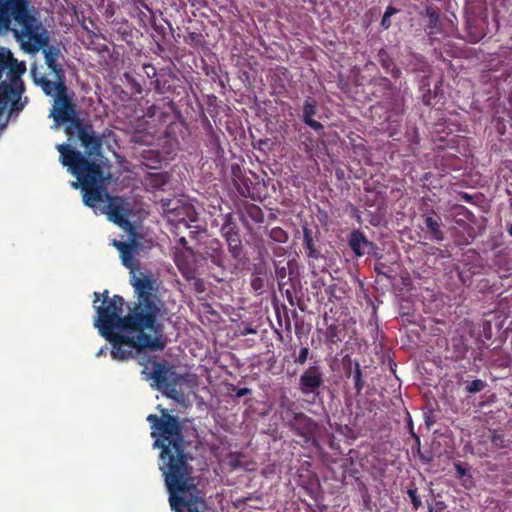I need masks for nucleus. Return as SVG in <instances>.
<instances>
[{"label": "nucleus", "mask_w": 512, "mask_h": 512, "mask_svg": "<svg viewBox=\"0 0 512 512\" xmlns=\"http://www.w3.org/2000/svg\"><path fill=\"white\" fill-rule=\"evenodd\" d=\"M78 139L86 156L77 151L73 143L56 145L60 162L77 178V181L71 182V186L81 188L84 204L94 209L95 213L106 214L110 221L126 231L130 230L129 203L121 197L109 196L105 189L111 174L108 161L101 152L104 135L96 133L92 126H79Z\"/></svg>", "instance_id": "1"}, {"label": "nucleus", "mask_w": 512, "mask_h": 512, "mask_svg": "<svg viewBox=\"0 0 512 512\" xmlns=\"http://www.w3.org/2000/svg\"><path fill=\"white\" fill-rule=\"evenodd\" d=\"M130 281L138 302L125 317H121L124 304L122 297L115 295L109 299L108 291H104V299L101 305H97L100 297L99 293H94L96 299L93 307L97 313L94 326L107 340L124 336L140 346L160 347L159 338L151 332L166 314V309L165 304L153 294L156 290L155 281L151 275H134Z\"/></svg>", "instance_id": "2"}, {"label": "nucleus", "mask_w": 512, "mask_h": 512, "mask_svg": "<svg viewBox=\"0 0 512 512\" xmlns=\"http://www.w3.org/2000/svg\"><path fill=\"white\" fill-rule=\"evenodd\" d=\"M161 417L150 414L154 447L160 448V463L165 484L169 492L170 506L176 512H201L203 501L188 464L189 455L184 451V438L177 417L161 409Z\"/></svg>", "instance_id": "3"}, {"label": "nucleus", "mask_w": 512, "mask_h": 512, "mask_svg": "<svg viewBox=\"0 0 512 512\" xmlns=\"http://www.w3.org/2000/svg\"><path fill=\"white\" fill-rule=\"evenodd\" d=\"M13 18V32L21 47L29 53L39 51L48 37L42 24L26 9V0H0V25L8 27Z\"/></svg>", "instance_id": "4"}, {"label": "nucleus", "mask_w": 512, "mask_h": 512, "mask_svg": "<svg viewBox=\"0 0 512 512\" xmlns=\"http://www.w3.org/2000/svg\"><path fill=\"white\" fill-rule=\"evenodd\" d=\"M26 64L13 58L10 50L0 48V115L6 110L21 111L27 100L22 101L24 85L21 79Z\"/></svg>", "instance_id": "5"}, {"label": "nucleus", "mask_w": 512, "mask_h": 512, "mask_svg": "<svg viewBox=\"0 0 512 512\" xmlns=\"http://www.w3.org/2000/svg\"><path fill=\"white\" fill-rule=\"evenodd\" d=\"M140 364L144 365L142 375L146 380L153 381L152 386L178 402L183 400V394L177 390L174 383L175 375L170 369L157 362H152L151 365H148L140 361Z\"/></svg>", "instance_id": "6"}, {"label": "nucleus", "mask_w": 512, "mask_h": 512, "mask_svg": "<svg viewBox=\"0 0 512 512\" xmlns=\"http://www.w3.org/2000/svg\"><path fill=\"white\" fill-rule=\"evenodd\" d=\"M49 117L53 118L54 125L52 128L57 129L65 123H70L66 128V134L69 136L67 143H72L71 136L76 132L78 135V127L85 126L76 121V106L72 102L68 92L56 97L53 101V107L50 111Z\"/></svg>", "instance_id": "7"}, {"label": "nucleus", "mask_w": 512, "mask_h": 512, "mask_svg": "<svg viewBox=\"0 0 512 512\" xmlns=\"http://www.w3.org/2000/svg\"><path fill=\"white\" fill-rule=\"evenodd\" d=\"M153 330L154 331H152L151 334L153 333L155 336H157L159 338V342H160L159 344L161 345L160 347L140 346L124 336L123 337L119 336V337H115L114 340H108L113 345V348L111 351L112 358L117 361L127 360V359L133 357V348H137L138 350L148 349V350H152V351L162 350L165 347V341L163 338L161 324L156 323V327H154Z\"/></svg>", "instance_id": "8"}, {"label": "nucleus", "mask_w": 512, "mask_h": 512, "mask_svg": "<svg viewBox=\"0 0 512 512\" xmlns=\"http://www.w3.org/2000/svg\"><path fill=\"white\" fill-rule=\"evenodd\" d=\"M324 382L323 373L319 366L307 368L299 379V388L304 395L318 394V389Z\"/></svg>", "instance_id": "9"}, {"label": "nucleus", "mask_w": 512, "mask_h": 512, "mask_svg": "<svg viewBox=\"0 0 512 512\" xmlns=\"http://www.w3.org/2000/svg\"><path fill=\"white\" fill-rule=\"evenodd\" d=\"M55 76V81L48 80L45 76L38 77L36 73H33L34 81L40 85L44 93L48 96L56 97L62 96L68 92V89L64 83L63 74H59V77Z\"/></svg>", "instance_id": "10"}, {"label": "nucleus", "mask_w": 512, "mask_h": 512, "mask_svg": "<svg viewBox=\"0 0 512 512\" xmlns=\"http://www.w3.org/2000/svg\"><path fill=\"white\" fill-rule=\"evenodd\" d=\"M113 245L118 249L120 253V258L122 261V264L130 269V273L132 274L131 278L135 276H141L144 275L143 273H140L139 275L136 274L135 270L137 268V262L135 260V253L137 250V247L134 243H126L121 242L117 240H113Z\"/></svg>", "instance_id": "11"}, {"label": "nucleus", "mask_w": 512, "mask_h": 512, "mask_svg": "<svg viewBox=\"0 0 512 512\" xmlns=\"http://www.w3.org/2000/svg\"><path fill=\"white\" fill-rule=\"evenodd\" d=\"M289 422L291 427L305 438H309L314 433L315 423L303 413H292Z\"/></svg>", "instance_id": "12"}, {"label": "nucleus", "mask_w": 512, "mask_h": 512, "mask_svg": "<svg viewBox=\"0 0 512 512\" xmlns=\"http://www.w3.org/2000/svg\"><path fill=\"white\" fill-rule=\"evenodd\" d=\"M349 246L357 256L368 254L373 248V244L358 230L350 234Z\"/></svg>", "instance_id": "13"}, {"label": "nucleus", "mask_w": 512, "mask_h": 512, "mask_svg": "<svg viewBox=\"0 0 512 512\" xmlns=\"http://www.w3.org/2000/svg\"><path fill=\"white\" fill-rule=\"evenodd\" d=\"M45 63L52 70V72L59 77L63 74L62 67L57 63L59 57V50L55 47H48L44 49Z\"/></svg>", "instance_id": "14"}, {"label": "nucleus", "mask_w": 512, "mask_h": 512, "mask_svg": "<svg viewBox=\"0 0 512 512\" xmlns=\"http://www.w3.org/2000/svg\"><path fill=\"white\" fill-rule=\"evenodd\" d=\"M315 112H316L315 102L312 100L311 101L307 100L304 104V109H303L304 122L308 126L313 128L314 130H320V129H322L323 126L321 123H319L318 121H315L313 119Z\"/></svg>", "instance_id": "15"}, {"label": "nucleus", "mask_w": 512, "mask_h": 512, "mask_svg": "<svg viewBox=\"0 0 512 512\" xmlns=\"http://www.w3.org/2000/svg\"><path fill=\"white\" fill-rule=\"evenodd\" d=\"M426 226L432 238L435 240H442V232L440 231V221L434 217H427L425 219Z\"/></svg>", "instance_id": "16"}, {"label": "nucleus", "mask_w": 512, "mask_h": 512, "mask_svg": "<svg viewBox=\"0 0 512 512\" xmlns=\"http://www.w3.org/2000/svg\"><path fill=\"white\" fill-rule=\"evenodd\" d=\"M486 387V383L481 379H475L466 386L468 393H477L482 391Z\"/></svg>", "instance_id": "17"}, {"label": "nucleus", "mask_w": 512, "mask_h": 512, "mask_svg": "<svg viewBox=\"0 0 512 512\" xmlns=\"http://www.w3.org/2000/svg\"><path fill=\"white\" fill-rule=\"evenodd\" d=\"M305 243L306 248L308 250V255L312 258L317 259L319 257V252L314 248L312 239L308 237V235H305Z\"/></svg>", "instance_id": "18"}, {"label": "nucleus", "mask_w": 512, "mask_h": 512, "mask_svg": "<svg viewBox=\"0 0 512 512\" xmlns=\"http://www.w3.org/2000/svg\"><path fill=\"white\" fill-rule=\"evenodd\" d=\"M407 494L409 495L414 508L417 509L421 505V500H420V498L417 495V490L416 489H409L407 491Z\"/></svg>", "instance_id": "19"}, {"label": "nucleus", "mask_w": 512, "mask_h": 512, "mask_svg": "<svg viewBox=\"0 0 512 512\" xmlns=\"http://www.w3.org/2000/svg\"><path fill=\"white\" fill-rule=\"evenodd\" d=\"M309 355V349L307 347L301 348L299 355L295 359L296 363L304 364L308 358Z\"/></svg>", "instance_id": "20"}, {"label": "nucleus", "mask_w": 512, "mask_h": 512, "mask_svg": "<svg viewBox=\"0 0 512 512\" xmlns=\"http://www.w3.org/2000/svg\"><path fill=\"white\" fill-rule=\"evenodd\" d=\"M225 234H226V236H227V240H228V242H229V245H230L232 248H234V249L238 248L239 240H238V238H237L236 233L226 232Z\"/></svg>", "instance_id": "21"}, {"label": "nucleus", "mask_w": 512, "mask_h": 512, "mask_svg": "<svg viewBox=\"0 0 512 512\" xmlns=\"http://www.w3.org/2000/svg\"><path fill=\"white\" fill-rule=\"evenodd\" d=\"M427 15L429 17L431 26L436 25V23L438 22V19H439L438 14L431 9H427Z\"/></svg>", "instance_id": "22"}, {"label": "nucleus", "mask_w": 512, "mask_h": 512, "mask_svg": "<svg viewBox=\"0 0 512 512\" xmlns=\"http://www.w3.org/2000/svg\"><path fill=\"white\" fill-rule=\"evenodd\" d=\"M151 179L155 181L156 186H161L165 183V176L162 174L152 175Z\"/></svg>", "instance_id": "23"}, {"label": "nucleus", "mask_w": 512, "mask_h": 512, "mask_svg": "<svg viewBox=\"0 0 512 512\" xmlns=\"http://www.w3.org/2000/svg\"><path fill=\"white\" fill-rule=\"evenodd\" d=\"M354 377H355V380H356V388H357L358 391H360L362 386H361V383H360L361 372H360L359 369L356 370Z\"/></svg>", "instance_id": "24"}, {"label": "nucleus", "mask_w": 512, "mask_h": 512, "mask_svg": "<svg viewBox=\"0 0 512 512\" xmlns=\"http://www.w3.org/2000/svg\"><path fill=\"white\" fill-rule=\"evenodd\" d=\"M492 442L496 446H502L503 438L500 435H498V434H494L493 437H492Z\"/></svg>", "instance_id": "25"}, {"label": "nucleus", "mask_w": 512, "mask_h": 512, "mask_svg": "<svg viewBox=\"0 0 512 512\" xmlns=\"http://www.w3.org/2000/svg\"><path fill=\"white\" fill-rule=\"evenodd\" d=\"M390 25H391L390 17H387V16L383 15L382 20H381V26L384 29H388L390 27Z\"/></svg>", "instance_id": "26"}, {"label": "nucleus", "mask_w": 512, "mask_h": 512, "mask_svg": "<svg viewBox=\"0 0 512 512\" xmlns=\"http://www.w3.org/2000/svg\"><path fill=\"white\" fill-rule=\"evenodd\" d=\"M396 13H397V10L395 8H393L391 6H388L386 8V11H385L384 15L387 16V17H391V16H393Z\"/></svg>", "instance_id": "27"}, {"label": "nucleus", "mask_w": 512, "mask_h": 512, "mask_svg": "<svg viewBox=\"0 0 512 512\" xmlns=\"http://www.w3.org/2000/svg\"><path fill=\"white\" fill-rule=\"evenodd\" d=\"M272 233H273V237L276 238L279 241L281 240L280 239V235L282 236L284 234L281 229H275V230H273Z\"/></svg>", "instance_id": "28"}, {"label": "nucleus", "mask_w": 512, "mask_h": 512, "mask_svg": "<svg viewBox=\"0 0 512 512\" xmlns=\"http://www.w3.org/2000/svg\"><path fill=\"white\" fill-rule=\"evenodd\" d=\"M107 349H108L107 346L100 348L99 351L96 353V356L101 357V356L106 355Z\"/></svg>", "instance_id": "29"}, {"label": "nucleus", "mask_w": 512, "mask_h": 512, "mask_svg": "<svg viewBox=\"0 0 512 512\" xmlns=\"http://www.w3.org/2000/svg\"><path fill=\"white\" fill-rule=\"evenodd\" d=\"M230 464L234 467V468H237L239 467V463L238 462H230Z\"/></svg>", "instance_id": "30"}, {"label": "nucleus", "mask_w": 512, "mask_h": 512, "mask_svg": "<svg viewBox=\"0 0 512 512\" xmlns=\"http://www.w3.org/2000/svg\"><path fill=\"white\" fill-rule=\"evenodd\" d=\"M509 234L512 236V225L509 227Z\"/></svg>", "instance_id": "31"}, {"label": "nucleus", "mask_w": 512, "mask_h": 512, "mask_svg": "<svg viewBox=\"0 0 512 512\" xmlns=\"http://www.w3.org/2000/svg\"><path fill=\"white\" fill-rule=\"evenodd\" d=\"M246 390H242L241 392H239V395H243L245 393Z\"/></svg>", "instance_id": "32"}, {"label": "nucleus", "mask_w": 512, "mask_h": 512, "mask_svg": "<svg viewBox=\"0 0 512 512\" xmlns=\"http://www.w3.org/2000/svg\"><path fill=\"white\" fill-rule=\"evenodd\" d=\"M430 512H437V511H436V510H434V509H431V510H430Z\"/></svg>", "instance_id": "33"}]
</instances>
